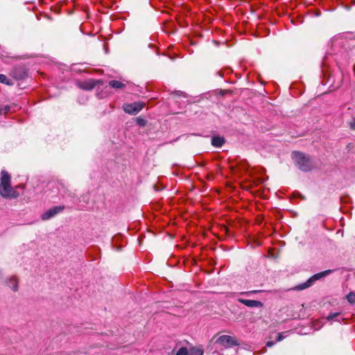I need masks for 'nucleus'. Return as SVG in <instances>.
I'll list each match as a JSON object with an SVG mask.
<instances>
[{
	"label": "nucleus",
	"instance_id": "1",
	"mask_svg": "<svg viewBox=\"0 0 355 355\" xmlns=\"http://www.w3.org/2000/svg\"><path fill=\"white\" fill-rule=\"evenodd\" d=\"M216 343L223 347L220 355H236L235 347L238 343L232 336L223 335L217 339Z\"/></svg>",
	"mask_w": 355,
	"mask_h": 355
},
{
	"label": "nucleus",
	"instance_id": "2",
	"mask_svg": "<svg viewBox=\"0 0 355 355\" xmlns=\"http://www.w3.org/2000/svg\"><path fill=\"white\" fill-rule=\"evenodd\" d=\"M292 158L297 167L304 172L310 171L314 167V163L309 155L300 152H293Z\"/></svg>",
	"mask_w": 355,
	"mask_h": 355
},
{
	"label": "nucleus",
	"instance_id": "3",
	"mask_svg": "<svg viewBox=\"0 0 355 355\" xmlns=\"http://www.w3.org/2000/svg\"><path fill=\"white\" fill-rule=\"evenodd\" d=\"M16 191L10 186V175L6 171H1L0 193L3 198L17 197Z\"/></svg>",
	"mask_w": 355,
	"mask_h": 355
},
{
	"label": "nucleus",
	"instance_id": "4",
	"mask_svg": "<svg viewBox=\"0 0 355 355\" xmlns=\"http://www.w3.org/2000/svg\"><path fill=\"white\" fill-rule=\"evenodd\" d=\"M331 272H332V270H327L320 272L319 273H317V274L313 275L311 277H310L306 282L297 285L295 287V289L298 290V291H302L305 288H307L311 286L315 281L327 276V275L331 274Z\"/></svg>",
	"mask_w": 355,
	"mask_h": 355
},
{
	"label": "nucleus",
	"instance_id": "5",
	"mask_svg": "<svg viewBox=\"0 0 355 355\" xmlns=\"http://www.w3.org/2000/svg\"><path fill=\"white\" fill-rule=\"evenodd\" d=\"M145 106L144 102H134L132 103H127L123 105V109L125 113L132 115H136L139 113Z\"/></svg>",
	"mask_w": 355,
	"mask_h": 355
},
{
	"label": "nucleus",
	"instance_id": "6",
	"mask_svg": "<svg viewBox=\"0 0 355 355\" xmlns=\"http://www.w3.org/2000/svg\"><path fill=\"white\" fill-rule=\"evenodd\" d=\"M63 206H56L53 207V208L49 209L44 213H43L41 216V218L43 220H49L53 217H54L55 215H57L58 213L64 210Z\"/></svg>",
	"mask_w": 355,
	"mask_h": 355
},
{
	"label": "nucleus",
	"instance_id": "7",
	"mask_svg": "<svg viewBox=\"0 0 355 355\" xmlns=\"http://www.w3.org/2000/svg\"><path fill=\"white\" fill-rule=\"evenodd\" d=\"M238 301L248 307L261 308L263 305L261 302L257 300L239 299Z\"/></svg>",
	"mask_w": 355,
	"mask_h": 355
},
{
	"label": "nucleus",
	"instance_id": "8",
	"mask_svg": "<svg viewBox=\"0 0 355 355\" xmlns=\"http://www.w3.org/2000/svg\"><path fill=\"white\" fill-rule=\"evenodd\" d=\"M98 81L94 80H89L87 81H84L82 83H80L78 84V86L80 88L84 89V90H92L94 89Z\"/></svg>",
	"mask_w": 355,
	"mask_h": 355
},
{
	"label": "nucleus",
	"instance_id": "9",
	"mask_svg": "<svg viewBox=\"0 0 355 355\" xmlns=\"http://www.w3.org/2000/svg\"><path fill=\"white\" fill-rule=\"evenodd\" d=\"M6 284L13 291H18V279L15 276H12L6 279Z\"/></svg>",
	"mask_w": 355,
	"mask_h": 355
},
{
	"label": "nucleus",
	"instance_id": "10",
	"mask_svg": "<svg viewBox=\"0 0 355 355\" xmlns=\"http://www.w3.org/2000/svg\"><path fill=\"white\" fill-rule=\"evenodd\" d=\"M224 139L220 137L215 136L211 139V144L214 147L220 148L224 144Z\"/></svg>",
	"mask_w": 355,
	"mask_h": 355
},
{
	"label": "nucleus",
	"instance_id": "11",
	"mask_svg": "<svg viewBox=\"0 0 355 355\" xmlns=\"http://www.w3.org/2000/svg\"><path fill=\"white\" fill-rule=\"evenodd\" d=\"M109 85L112 88L121 89L125 87V84L123 82L113 80L109 82Z\"/></svg>",
	"mask_w": 355,
	"mask_h": 355
},
{
	"label": "nucleus",
	"instance_id": "12",
	"mask_svg": "<svg viewBox=\"0 0 355 355\" xmlns=\"http://www.w3.org/2000/svg\"><path fill=\"white\" fill-rule=\"evenodd\" d=\"M203 349L201 347H191L189 350V355H203Z\"/></svg>",
	"mask_w": 355,
	"mask_h": 355
},
{
	"label": "nucleus",
	"instance_id": "13",
	"mask_svg": "<svg viewBox=\"0 0 355 355\" xmlns=\"http://www.w3.org/2000/svg\"><path fill=\"white\" fill-rule=\"evenodd\" d=\"M327 319L328 320H335L337 322H340L341 320H343V318H340V313H339V312L330 313L327 316Z\"/></svg>",
	"mask_w": 355,
	"mask_h": 355
},
{
	"label": "nucleus",
	"instance_id": "14",
	"mask_svg": "<svg viewBox=\"0 0 355 355\" xmlns=\"http://www.w3.org/2000/svg\"><path fill=\"white\" fill-rule=\"evenodd\" d=\"M0 83L8 85H12L11 80L7 78V77L3 74H0Z\"/></svg>",
	"mask_w": 355,
	"mask_h": 355
},
{
	"label": "nucleus",
	"instance_id": "15",
	"mask_svg": "<svg viewBox=\"0 0 355 355\" xmlns=\"http://www.w3.org/2000/svg\"><path fill=\"white\" fill-rule=\"evenodd\" d=\"M347 300L349 303L355 304V293L350 292L347 295Z\"/></svg>",
	"mask_w": 355,
	"mask_h": 355
},
{
	"label": "nucleus",
	"instance_id": "16",
	"mask_svg": "<svg viewBox=\"0 0 355 355\" xmlns=\"http://www.w3.org/2000/svg\"><path fill=\"white\" fill-rule=\"evenodd\" d=\"M176 355H189V350L184 347H180L176 353Z\"/></svg>",
	"mask_w": 355,
	"mask_h": 355
},
{
	"label": "nucleus",
	"instance_id": "17",
	"mask_svg": "<svg viewBox=\"0 0 355 355\" xmlns=\"http://www.w3.org/2000/svg\"><path fill=\"white\" fill-rule=\"evenodd\" d=\"M288 332L289 331L278 333L277 341L279 342V341L282 340L284 338H285L287 336V334H288Z\"/></svg>",
	"mask_w": 355,
	"mask_h": 355
},
{
	"label": "nucleus",
	"instance_id": "18",
	"mask_svg": "<svg viewBox=\"0 0 355 355\" xmlns=\"http://www.w3.org/2000/svg\"><path fill=\"white\" fill-rule=\"evenodd\" d=\"M137 123L140 126H145L146 124V121L144 119H142L141 117H138L137 119Z\"/></svg>",
	"mask_w": 355,
	"mask_h": 355
},
{
	"label": "nucleus",
	"instance_id": "19",
	"mask_svg": "<svg viewBox=\"0 0 355 355\" xmlns=\"http://www.w3.org/2000/svg\"><path fill=\"white\" fill-rule=\"evenodd\" d=\"M340 40V37H335L331 40V45L335 46L337 44L338 42Z\"/></svg>",
	"mask_w": 355,
	"mask_h": 355
},
{
	"label": "nucleus",
	"instance_id": "20",
	"mask_svg": "<svg viewBox=\"0 0 355 355\" xmlns=\"http://www.w3.org/2000/svg\"><path fill=\"white\" fill-rule=\"evenodd\" d=\"M257 292H259V291H247V292L241 293V295H249L251 293H256Z\"/></svg>",
	"mask_w": 355,
	"mask_h": 355
},
{
	"label": "nucleus",
	"instance_id": "21",
	"mask_svg": "<svg viewBox=\"0 0 355 355\" xmlns=\"http://www.w3.org/2000/svg\"><path fill=\"white\" fill-rule=\"evenodd\" d=\"M3 112L6 114L10 111V107L9 105L2 106Z\"/></svg>",
	"mask_w": 355,
	"mask_h": 355
},
{
	"label": "nucleus",
	"instance_id": "22",
	"mask_svg": "<svg viewBox=\"0 0 355 355\" xmlns=\"http://www.w3.org/2000/svg\"><path fill=\"white\" fill-rule=\"evenodd\" d=\"M351 129L355 130V119H353L352 121L349 123Z\"/></svg>",
	"mask_w": 355,
	"mask_h": 355
},
{
	"label": "nucleus",
	"instance_id": "23",
	"mask_svg": "<svg viewBox=\"0 0 355 355\" xmlns=\"http://www.w3.org/2000/svg\"><path fill=\"white\" fill-rule=\"evenodd\" d=\"M274 344H275V343H274V342H272V341H268V342H267L266 345H267L268 347H272Z\"/></svg>",
	"mask_w": 355,
	"mask_h": 355
},
{
	"label": "nucleus",
	"instance_id": "24",
	"mask_svg": "<svg viewBox=\"0 0 355 355\" xmlns=\"http://www.w3.org/2000/svg\"><path fill=\"white\" fill-rule=\"evenodd\" d=\"M3 107L2 106H0V115L3 113Z\"/></svg>",
	"mask_w": 355,
	"mask_h": 355
}]
</instances>
